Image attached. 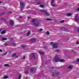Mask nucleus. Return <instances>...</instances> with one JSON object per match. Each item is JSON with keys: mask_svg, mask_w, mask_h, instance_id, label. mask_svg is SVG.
Returning a JSON list of instances; mask_svg holds the SVG:
<instances>
[{"mask_svg": "<svg viewBox=\"0 0 79 79\" xmlns=\"http://www.w3.org/2000/svg\"><path fill=\"white\" fill-rule=\"evenodd\" d=\"M43 29H42V28H40L39 29V31H43Z\"/></svg>", "mask_w": 79, "mask_h": 79, "instance_id": "obj_43", "label": "nucleus"}, {"mask_svg": "<svg viewBox=\"0 0 79 79\" xmlns=\"http://www.w3.org/2000/svg\"><path fill=\"white\" fill-rule=\"evenodd\" d=\"M76 44L77 45H78V44H79V42H77Z\"/></svg>", "mask_w": 79, "mask_h": 79, "instance_id": "obj_44", "label": "nucleus"}, {"mask_svg": "<svg viewBox=\"0 0 79 79\" xmlns=\"http://www.w3.org/2000/svg\"><path fill=\"white\" fill-rule=\"evenodd\" d=\"M53 42H51L50 43V44L52 45V44H53Z\"/></svg>", "mask_w": 79, "mask_h": 79, "instance_id": "obj_52", "label": "nucleus"}, {"mask_svg": "<svg viewBox=\"0 0 79 79\" xmlns=\"http://www.w3.org/2000/svg\"><path fill=\"white\" fill-rule=\"evenodd\" d=\"M30 40H36V39L34 37H33L32 38L30 39Z\"/></svg>", "mask_w": 79, "mask_h": 79, "instance_id": "obj_33", "label": "nucleus"}, {"mask_svg": "<svg viewBox=\"0 0 79 79\" xmlns=\"http://www.w3.org/2000/svg\"><path fill=\"white\" fill-rule=\"evenodd\" d=\"M30 18H31V17H28V18H27V19H30Z\"/></svg>", "mask_w": 79, "mask_h": 79, "instance_id": "obj_47", "label": "nucleus"}, {"mask_svg": "<svg viewBox=\"0 0 79 79\" xmlns=\"http://www.w3.org/2000/svg\"><path fill=\"white\" fill-rule=\"evenodd\" d=\"M40 6L41 7V8H44L45 7V6L43 5H40Z\"/></svg>", "mask_w": 79, "mask_h": 79, "instance_id": "obj_19", "label": "nucleus"}, {"mask_svg": "<svg viewBox=\"0 0 79 79\" xmlns=\"http://www.w3.org/2000/svg\"><path fill=\"white\" fill-rule=\"evenodd\" d=\"M54 1L55 0H52L51 2V6H55V5L53 4Z\"/></svg>", "mask_w": 79, "mask_h": 79, "instance_id": "obj_10", "label": "nucleus"}, {"mask_svg": "<svg viewBox=\"0 0 79 79\" xmlns=\"http://www.w3.org/2000/svg\"><path fill=\"white\" fill-rule=\"evenodd\" d=\"M60 51V50L59 49H56L55 50V52H57V53L59 52Z\"/></svg>", "mask_w": 79, "mask_h": 79, "instance_id": "obj_22", "label": "nucleus"}, {"mask_svg": "<svg viewBox=\"0 0 79 79\" xmlns=\"http://www.w3.org/2000/svg\"><path fill=\"white\" fill-rule=\"evenodd\" d=\"M72 15V14L70 13H69L66 14V15L67 16H71Z\"/></svg>", "mask_w": 79, "mask_h": 79, "instance_id": "obj_17", "label": "nucleus"}, {"mask_svg": "<svg viewBox=\"0 0 79 79\" xmlns=\"http://www.w3.org/2000/svg\"><path fill=\"white\" fill-rule=\"evenodd\" d=\"M64 20L60 21V23H63L64 22Z\"/></svg>", "mask_w": 79, "mask_h": 79, "instance_id": "obj_39", "label": "nucleus"}, {"mask_svg": "<svg viewBox=\"0 0 79 79\" xmlns=\"http://www.w3.org/2000/svg\"><path fill=\"white\" fill-rule=\"evenodd\" d=\"M4 45H5V46H7L8 45V44H7V43H5L4 44Z\"/></svg>", "mask_w": 79, "mask_h": 79, "instance_id": "obj_40", "label": "nucleus"}, {"mask_svg": "<svg viewBox=\"0 0 79 79\" xmlns=\"http://www.w3.org/2000/svg\"><path fill=\"white\" fill-rule=\"evenodd\" d=\"M58 44L55 43L52 44V47L54 48H57L58 47Z\"/></svg>", "mask_w": 79, "mask_h": 79, "instance_id": "obj_3", "label": "nucleus"}, {"mask_svg": "<svg viewBox=\"0 0 79 79\" xmlns=\"http://www.w3.org/2000/svg\"><path fill=\"white\" fill-rule=\"evenodd\" d=\"M1 39L2 40H7V39H8V38H5L4 37H3L1 38Z\"/></svg>", "mask_w": 79, "mask_h": 79, "instance_id": "obj_25", "label": "nucleus"}, {"mask_svg": "<svg viewBox=\"0 0 79 79\" xmlns=\"http://www.w3.org/2000/svg\"><path fill=\"white\" fill-rule=\"evenodd\" d=\"M20 5L21 7L22 8L24 7V3H23V2H20Z\"/></svg>", "mask_w": 79, "mask_h": 79, "instance_id": "obj_5", "label": "nucleus"}, {"mask_svg": "<svg viewBox=\"0 0 79 79\" xmlns=\"http://www.w3.org/2000/svg\"><path fill=\"white\" fill-rule=\"evenodd\" d=\"M26 79H27V77H26Z\"/></svg>", "mask_w": 79, "mask_h": 79, "instance_id": "obj_64", "label": "nucleus"}, {"mask_svg": "<svg viewBox=\"0 0 79 79\" xmlns=\"http://www.w3.org/2000/svg\"><path fill=\"white\" fill-rule=\"evenodd\" d=\"M31 56L32 57H34V59H35V54H34V53H31Z\"/></svg>", "mask_w": 79, "mask_h": 79, "instance_id": "obj_8", "label": "nucleus"}, {"mask_svg": "<svg viewBox=\"0 0 79 79\" xmlns=\"http://www.w3.org/2000/svg\"><path fill=\"white\" fill-rule=\"evenodd\" d=\"M73 68V66L72 65H70L68 67V68L70 69H72V68Z\"/></svg>", "mask_w": 79, "mask_h": 79, "instance_id": "obj_18", "label": "nucleus"}, {"mask_svg": "<svg viewBox=\"0 0 79 79\" xmlns=\"http://www.w3.org/2000/svg\"><path fill=\"white\" fill-rule=\"evenodd\" d=\"M2 37V35H0V38H1V37Z\"/></svg>", "mask_w": 79, "mask_h": 79, "instance_id": "obj_59", "label": "nucleus"}, {"mask_svg": "<svg viewBox=\"0 0 79 79\" xmlns=\"http://www.w3.org/2000/svg\"><path fill=\"white\" fill-rule=\"evenodd\" d=\"M3 52V51L1 49H0V52Z\"/></svg>", "mask_w": 79, "mask_h": 79, "instance_id": "obj_54", "label": "nucleus"}, {"mask_svg": "<svg viewBox=\"0 0 79 79\" xmlns=\"http://www.w3.org/2000/svg\"><path fill=\"white\" fill-rule=\"evenodd\" d=\"M3 30V29H2L1 28L0 29V32H1V31H2Z\"/></svg>", "mask_w": 79, "mask_h": 79, "instance_id": "obj_51", "label": "nucleus"}, {"mask_svg": "<svg viewBox=\"0 0 79 79\" xmlns=\"http://www.w3.org/2000/svg\"><path fill=\"white\" fill-rule=\"evenodd\" d=\"M54 60L55 62H59V61H60V62H63V61H65V60L63 59H60V58L58 56H55L54 58Z\"/></svg>", "mask_w": 79, "mask_h": 79, "instance_id": "obj_1", "label": "nucleus"}, {"mask_svg": "<svg viewBox=\"0 0 79 79\" xmlns=\"http://www.w3.org/2000/svg\"><path fill=\"white\" fill-rule=\"evenodd\" d=\"M31 34V31H28V32L27 34V36H29Z\"/></svg>", "mask_w": 79, "mask_h": 79, "instance_id": "obj_12", "label": "nucleus"}, {"mask_svg": "<svg viewBox=\"0 0 79 79\" xmlns=\"http://www.w3.org/2000/svg\"><path fill=\"white\" fill-rule=\"evenodd\" d=\"M8 77V76H4L3 77V79H7Z\"/></svg>", "mask_w": 79, "mask_h": 79, "instance_id": "obj_23", "label": "nucleus"}, {"mask_svg": "<svg viewBox=\"0 0 79 79\" xmlns=\"http://www.w3.org/2000/svg\"><path fill=\"white\" fill-rule=\"evenodd\" d=\"M4 66H5V67H7V66H9V64H4Z\"/></svg>", "mask_w": 79, "mask_h": 79, "instance_id": "obj_29", "label": "nucleus"}, {"mask_svg": "<svg viewBox=\"0 0 79 79\" xmlns=\"http://www.w3.org/2000/svg\"><path fill=\"white\" fill-rule=\"evenodd\" d=\"M46 34H47V35H50V33L49 32V31H47L46 32Z\"/></svg>", "mask_w": 79, "mask_h": 79, "instance_id": "obj_30", "label": "nucleus"}, {"mask_svg": "<svg viewBox=\"0 0 79 79\" xmlns=\"http://www.w3.org/2000/svg\"><path fill=\"white\" fill-rule=\"evenodd\" d=\"M21 47H22V48H25V47H26V46L24 44H23V45H22Z\"/></svg>", "mask_w": 79, "mask_h": 79, "instance_id": "obj_28", "label": "nucleus"}, {"mask_svg": "<svg viewBox=\"0 0 79 79\" xmlns=\"http://www.w3.org/2000/svg\"><path fill=\"white\" fill-rule=\"evenodd\" d=\"M14 46H16V44H15V43H13L12 44Z\"/></svg>", "mask_w": 79, "mask_h": 79, "instance_id": "obj_37", "label": "nucleus"}, {"mask_svg": "<svg viewBox=\"0 0 79 79\" xmlns=\"http://www.w3.org/2000/svg\"><path fill=\"white\" fill-rule=\"evenodd\" d=\"M39 53H40V54H41V55H44L45 54V52H41V51H40L39 52Z\"/></svg>", "mask_w": 79, "mask_h": 79, "instance_id": "obj_14", "label": "nucleus"}, {"mask_svg": "<svg viewBox=\"0 0 79 79\" xmlns=\"http://www.w3.org/2000/svg\"><path fill=\"white\" fill-rule=\"evenodd\" d=\"M44 13H45V14L46 15V16H50V14H49V13H48L47 11H45Z\"/></svg>", "mask_w": 79, "mask_h": 79, "instance_id": "obj_13", "label": "nucleus"}, {"mask_svg": "<svg viewBox=\"0 0 79 79\" xmlns=\"http://www.w3.org/2000/svg\"><path fill=\"white\" fill-rule=\"evenodd\" d=\"M19 18L21 19L22 18V17L21 16H19Z\"/></svg>", "mask_w": 79, "mask_h": 79, "instance_id": "obj_56", "label": "nucleus"}, {"mask_svg": "<svg viewBox=\"0 0 79 79\" xmlns=\"http://www.w3.org/2000/svg\"><path fill=\"white\" fill-rule=\"evenodd\" d=\"M76 11H79V8L77 9Z\"/></svg>", "mask_w": 79, "mask_h": 79, "instance_id": "obj_49", "label": "nucleus"}, {"mask_svg": "<svg viewBox=\"0 0 79 79\" xmlns=\"http://www.w3.org/2000/svg\"><path fill=\"white\" fill-rule=\"evenodd\" d=\"M77 31L78 32H79V27L78 28Z\"/></svg>", "mask_w": 79, "mask_h": 79, "instance_id": "obj_50", "label": "nucleus"}, {"mask_svg": "<svg viewBox=\"0 0 79 79\" xmlns=\"http://www.w3.org/2000/svg\"><path fill=\"white\" fill-rule=\"evenodd\" d=\"M9 53L10 54V53H11V52H12V51H9Z\"/></svg>", "mask_w": 79, "mask_h": 79, "instance_id": "obj_46", "label": "nucleus"}, {"mask_svg": "<svg viewBox=\"0 0 79 79\" xmlns=\"http://www.w3.org/2000/svg\"><path fill=\"white\" fill-rule=\"evenodd\" d=\"M19 26H20L19 25H18L16 26V27H19Z\"/></svg>", "mask_w": 79, "mask_h": 79, "instance_id": "obj_48", "label": "nucleus"}, {"mask_svg": "<svg viewBox=\"0 0 79 79\" xmlns=\"http://www.w3.org/2000/svg\"><path fill=\"white\" fill-rule=\"evenodd\" d=\"M1 19H2V20H3V21H4V22H5V23H6V19H4L3 18H2Z\"/></svg>", "mask_w": 79, "mask_h": 79, "instance_id": "obj_21", "label": "nucleus"}, {"mask_svg": "<svg viewBox=\"0 0 79 79\" xmlns=\"http://www.w3.org/2000/svg\"><path fill=\"white\" fill-rule=\"evenodd\" d=\"M25 58H26V57H25V56H24L23 57V59H25Z\"/></svg>", "mask_w": 79, "mask_h": 79, "instance_id": "obj_53", "label": "nucleus"}, {"mask_svg": "<svg viewBox=\"0 0 79 79\" xmlns=\"http://www.w3.org/2000/svg\"><path fill=\"white\" fill-rule=\"evenodd\" d=\"M64 31H65V32H67L68 31V29H65L64 28Z\"/></svg>", "mask_w": 79, "mask_h": 79, "instance_id": "obj_35", "label": "nucleus"}, {"mask_svg": "<svg viewBox=\"0 0 79 79\" xmlns=\"http://www.w3.org/2000/svg\"><path fill=\"white\" fill-rule=\"evenodd\" d=\"M39 40H37V41H38V42H39Z\"/></svg>", "mask_w": 79, "mask_h": 79, "instance_id": "obj_63", "label": "nucleus"}, {"mask_svg": "<svg viewBox=\"0 0 79 79\" xmlns=\"http://www.w3.org/2000/svg\"><path fill=\"white\" fill-rule=\"evenodd\" d=\"M37 21V19H32V23L34 24Z\"/></svg>", "mask_w": 79, "mask_h": 79, "instance_id": "obj_6", "label": "nucleus"}, {"mask_svg": "<svg viewBox=\"0 0 79 79\" xmlns=\"http://www.w3.org/2000/svg\"><path fill=\"white\" fill-rule=\"evenodd\" d=\"M10 23L11 26H13V25H14V22H13V21L12 20H10Z\"/></svg>", "mask_w": 79, "mask_h": 79, "instance_id": "obj_7", "label": "nucleus"}, {"mask_svg": "<svg viewBox=\"0 0 79 79\" xmlns=\"http://www.w3.org/2000/svg\"><path fill=\"white\" fill-rule=\"evenodd\" d=\"M0 3H2V2L0 1Z\"/></svg>", "mask_w": 79, "mask_h": 79, "instance_id": "obj_62", "label": "nucleus"}, {"mask_svg": "<svg viewBox=\"0 0 79 79\" xmlns=\"http://www.w3.org/2000/svg\"><path fill=\"white\" fill-rule=\"evenodd\" d=\"M60 29L62 30H64V28L63 27H61L60 28Z\"/></svg>", "mask_w": 79, "mask_h": 79, "instance_id": "obj_32", "label": "nucleus"}, {"mask_svg": "<svg viewBox=\"0 0 79 79\" xmlns=\"http://www.w3.org/2000/svg\"><path fill=\"white\" fill-rule=\"evenodd\" d=\"M7 54V52H6L5 53H4L3 55H6Z\"/></svg>", "mask_w": 79, "mask_h": 79, "instance_id": "obj_45", "label": "nucleus"}, {"mask_svg": "<svg viewBox=\"0 0 79 79\" xmlns=\"http://www.w3.org/2000/svg\"><path fill=\"white\" fill-rule=\"evenodd\" d=\"M16 55V53H13L11 56V57H14V56H15Z\"/></svg>", "mask_w": 79, "mask_h": 79, "instance_id": "obj_20", "label": "nucleus"}, {"mask_svg": "<svg viewBox=\"0 0 79 79\" xmlns=\"http://www.w3.org/2000/svg\"><path fill=\"white\" fill-rule=\"evenodd\" d=\"M21 11H23V9H21Z\"/></svg>", "mask_w": 79, "mask_h": 79, "instance_id": "obj_61", "label": "nucleus"}, {"mask_svg": "<svg viewBox=\"0 0 79 79\" xmlns=\"http://www.w3.org/2000/svg\"><path fill=\"white\" fill-rule=\"evenodd\" d=\"M24 73H25V74H28V72L27 71H24Z\"/></svg>", "mask_w": 79, "mask_h": 79, "instance_id": "obj_31", "label": "nucleus"}, {"mask_svg": "<svg viewBox=\"0 0 79 79\" xmlns=\"http://www.w3.org/2000/svg\"><path fill=\"white\" fill-rule=\"evenodd\" d=\"M47 47L46 46H45L44 47V49H47Z\"/></svg>", "mask_w": 79, "mask_h": 79, "instance_id": "obj_36", "label": "nucleus"}, {"mask_svg": "<svg viewBox=\"0 0 79 79\" xmlns=\"http://www.w3.org/2000/svg\"><path fill=\"white\" fill-rule=\"evenodd\" d=\"M38 4H39V5L40 4H41V2H38Z\"/></svg>", "mask_w": 79, "mask_h": 79, "instance_id": "obj_57", "label": "nucleus"}, {"mask_svg": "<svg viewBox=\"0 0 79 79\" xmlns=\"http://www.w3.org/2000/svg\"><path fill=\"white\" fill-rule=\"evenodd\" d=\"M53 68H54V67H52L51 68V69H53Z\"/></svg>", "mask_w": 79, "mask_h": 79, "instance_id": "obj_58", "label": "nucleus"}, {"mask_svg": "<svg viewBox=\"0 0 79 79\" xmlns=\"http://www.w3.org/2000/svg\"><path fill=\"white\" fill-rule=\"evenodd\" d=\"M56 75L57 76H58V75H59V73L58 72V71L56 70H55L53 72V73L52 75L53 77H54V76H55Z\"/></svg>", "mask_w": 79, "mask_h": 79, "instance_id": "obj_2", "label": "nucleus"}, {"mask_svg": "<svg viewBox=\"0 0 79 79\" xmlns=\"http://www.w3.org/2000/svg\"><path fill=\"white\" fill-rule=\"evenodd\" d=\"M6 33V31L3 30L1 32V34H4Z\"/></svg>", "mask_w": 79, "mask_h": 79, "instance_id": "obj_15", "label": "nucleus"}, {"mask_svg": "<svg viewBox=\"0 0 79 79\" xmlns=\"http://www.w3.org/2000/svg\"><path fill=\"white\" fill-rule=\"evenodd\" d=\"M35 26H38L39 25V23L38 21H37L35 23H34Z\"/></svg>", "mask_w": 79, "mask_h": 79, "instance_id": "obj_4", "label": "nucleus"}, {"mask_svg": "<svg viewBox=\"0 0 79 79\" xmlns=\"http://www.w3.org/2000/svg\"><path fill=\"white\" fill-rule=\"evenodd\" d=\"M18 56H16V58H18Z\"/></svg>", "mask_w": 79, "mask_h": 79, "instance_id": "obj_60", "label": "nucleus"}, {"mask_svg": "<svg viewBox=\"0 0 79 79\" xmlns=\"http://www.w3.org/2000/svg\"><path fill=\"white\" fill-rule=\"evenodd\" d=\"M77 63V60L73 61H72V63H74L75 64H78Z\"/></svg>", "mask_w": 79, "mask_h": 79, "instance_id": "obj_16", "label": "nucleus"}, {"mask_svg": "<svg viewBox=\"0 0 79 79\" xmlns=\"http://www.w3.org/2000/svg\"><path fill=\"white\" fill-rule=\"evenodd\" d=\"M35 69V68L34 67H32L30 69V71L31 72H33L34 71V70Z\"/></svg>", "mask_w": 79, "mask_h": 79, "instance_id": "obj_9", "label": "nucleus"}, {"mask_svg": "<svg viewBox=\"0 0 79 79\" xmlns=\"http://www.w3.org/2000/svg\"><path fill=\"white\" fill-rule=\"evenodd\" d=\"M40 11H41V12H43L44 13H45L46 11L44 10H40Z\"/></svg>", "mask_w": 79, "mask_h": 79, "instance_id": "obj_26", "label": "nucleus"}, {"mask_svg": "<svg viewBox=\"0 0 79 79\" xmlns=\"http://www.w3.org/2000/svg\"><path fill=\"white\" fill-rule=\"evenodd\" d=\"M8 39H9V40L10 39V40H13V38H11L10 37H9V38H8Z\"/></svg>", "mask_w": 79, "mask_h": 79, "instance_id": "obj_41", "label": "nucleus"}, {"mask_svg": "<svg viewBox=\"0 0 79 79\" xmlns=\"http://www.w3.org/2000/svg\"><path fill=\"white\" fill-rule=\"evenodd\" d=\"M5 12H3L1 14H0V15H5Z\"/></svg>", "mask_w": 79, "mask_h": 79, "instance_id": "obj_34", "label": "nucleus"}, {"mask_svg": "<svg viewBox=\"0 0 79 79\" xmlns=\"http://www.w3.org/2000/svg\"><path fill=\"white\" fill-rule=\"evenodd\" d=\"M9 14H11L12 13V11H10L9 12H8Z\"/></svg>", "mask_w": 79, "mask_h": 79, "instance_id": "obj_38", "label": "nucleus"}, {"mask_svg": "<svg viewBox=\"0 0 79 79\" xmlns=\"http://www.w3.org/2000/svg\"><path fill=\"white\" fill-rule=\"evenodd\" d=\"M22 76V75H21V74H19V76L18 79H21V78Z\"/></svg>", "mask_w": 79, "mask_h": 79, "instance_id": "obj_24", "label": "nucleus"}, {"mask_svg": "<svg viewBox=\"0 0 79 79\" xmlns=\"http://www.w3.org/2000/svg\"><path fill=\"white\" fill-rule=\"evenodd\" d=\"M77 63H79V58L77 59Z\"/></svg>", "mask_w": 79, "mask_h": 79, "instance_id": "obj_42", "label": "nucleus"}, {"mask_svg": "<svg viewBox=\"0 0 79 79\" xmlns=\"http://www.w3.org/2000/svg\"><path fill=\"white\" fill-rule=\"evenodd\" d=\"M54 22H55V23H57V21L56 20H55L54 21Z\"/></svg>", "mask_w": 79, "mask_h": 79, "instance_id": "obj_55", "label": "nucleus"}, {"mask_svg": "<svg viewBox=\"0 0 79 79\" xmlns=\"http://www.w3.org/2000/svg\"><path fill=\"white\" fill-rule=\"evenodd\" d=\"M30 41L31 42V43H34V42H35L36 41V40H30Z\"/></svg>", "mask_w": 79, "mask_h": 79, "instance_id": "obj_11", "label": "nucleus"}, {"mask_svg": "<svg viewBox=\"0 0 79 79\" xmlns=\"http://www.w3.org/2000/svg\"><path fill=\"white\" fill-rule=\"evenodd\" d=\"M46 20H47V21H52V19H51L48 18L46 19Z\"/></svg>", "mask_w": 79, "mask_h": 79, "instance_id": "obj_27", "label": "nucleus"}]
</instances>
